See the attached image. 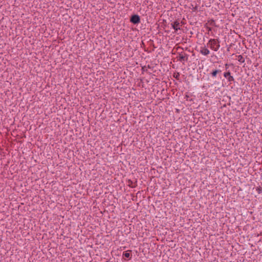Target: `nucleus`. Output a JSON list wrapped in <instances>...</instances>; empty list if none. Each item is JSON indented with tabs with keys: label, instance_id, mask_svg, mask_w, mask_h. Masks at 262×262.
<instances>
[{
	"label": "nucleus",
	"instance_id": "nucleus-1",
	"mask_svg": "<svg viewBox=\"0 0 262 262\" xmlns=\"http://www.w3.org/2000/svg\"><path fill=\"white\" fill-rule=\"evenodd\" d=\"M207 45L211 50L214 51H217L220 47V41L215 39H210Z\"/></svg>",
	"mask_w": 262,
	"mask_h": 262
},
{
	"label": "nucleus",
	"instance_id": "nucleus-2",
	"mask_svg": "<svg viewBox=\"0 0 262 262\" xmlns=\"http://www.w3.org/2000/svg\"><path fill=\"white\" fill-rule=\"evenodd\" d=\"M140 17L138 15H134L130 18V21L134 24H138L140 22Z\"/></svg>",
	"mask_w": 262,
	"mask_h": 262
},
{
	"label": "nucleus",
	"instance_id": "nucleus-3",
	"mask_svg": "<svg viewBox=\"0 0 262 262\" xmlns=\"http://www.w3.org/2000/svg\"><path fill=\"white\" fill-rule=\"evenodd\" d=\"M224 76L229 82H231L234 80L233 77L231 75L230 72L229 71L224 73Z\"/></svg>",
	"mask_w": 262,
	"mask_h": 262
},
{
	"label": "nucleus",
	"instance_id": "nucleus-4",
	"mask_svg": "<svg viewBox=\"0 0 262 262\" xmlns=\"http://www.w3.org/2000/svg\"><path fill=\"white\" fill-rule=\"evenodd\" d=\"M178 60L181 62H184L185 61L187 60V55L186 54H180L179 55Z\"/></svg>",
	"mask_w": 262,
	"mask_h": 262
},
{
	"label": "nucleus",
	"instance_id": "nucleus-5",
	"mask_svg": "<svg viewBox=\"0 0 262 262\" xmlns=\"http://www.w3.org/2000/svg\"><path fill=\"white\" fill-rule=\"evenodd\" d=\"M172 27L173 29L176 31H177L178 30L180 29V23L178 21H174L172 24Z\"/></svg>",
	"mask_w": 262,
	"mask_h": 262
},
{
	"label": "nucleus",
	"instance_id": "nucleus-6",
	"mask_svg": "<svg viewBox=\"0 0 262 262\" xmlns=\"http://www.w3.org/2000/svg\"><path fill=\"white\" fill-rule=\"evenodd\" d=\"M200 53L205 56L208 55L210 53L209 50L205 47L202 48L200 50Z\"/></svg>",
	"mask_w": 262,
	"mask_h": 262
},
{
	"label": "nucleus",
	"instance_id": "nucleus-7",
	"mask_svg": "<svg viewBox=\"0 0 262 262\" xmlns=\"http://www.w3.org/2000/svg\"><path fill=\"white\" fill-rule=\"evenodd\" d=\"M123 255L126 258H131L130 254L128 251H126L124 252L123 254Z\"/></svg>",
	"mask_w": 262,
	"mask_h": 262
},
{
	"label": "nucleus",
	"instance_id": "nucleus-8",
	"mask_svg": "<svg viewBox=\"0 0 262 262\" xmlns=\"http://www.w3.org/2000/svg\"><path fill=\"white\" fill-rule=\"evenodd\" d=\"M221 72V71L220 70H215L214 71H213V72L211 73V75L212 76V77H215L217 74V73Z\"/></svg>",
	"mask_w": 262,
	"mask_h": 262
},
{
	"label": "nucleus",
	"instance_id": "nucleus-9",
	"mask_svg": "<svg viewBox=\"0 0 262 262\" xmlns=\"http://www.w3.org/2000/svg\"><path fill=\"white\" fill-rule=\"evenodd\" d=\"M238 60L241 62H244L245 61L244 58L241 55L238 56Z\"/></svg>",
	"mask_w": 262,
	"mask_h": 262
},
{
	"label": "nucleus",
	"instance_id": "nucleus-10",
	"mask_svg": "<svg viewBox=\"0 0 262 262\" xmlns=\"http://www.w3.org/2000/svg\"><path fill=\"white\" fill-rule=\"evenodd\" d=\"M228 65L227 64H226V67H227Z\"/></svg>",
	"mask_w": 262,
	"mask_h": 262
}]
</instances>
